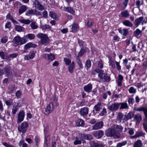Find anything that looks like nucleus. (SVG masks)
I'll return each mask as SVG.
<instances>
[{
    "label": "nucleus",
    "instance_id": "nucleus-1",
    "mask_svg": "<svg viewBox=\"0 0 147 147\" xmlns=\"http://www.w3.org/2000/svg\"><path fill=\"white\" fill-rule=\"evenodd\" d=\"M37 36L38 38L41 39L40 43L42 45H46L50 42V40L47 35L45 34L38 33Z\"/></svg>",
    "mask_w": 147,
    "mask_h": 147
},
{
    "label": "nucleus",
    "instance_id": "nucleus-2",
    "mask_svg": "<svg viewBox=\"0 0 147 147\" xmlns=\"http://www.w3.org/2000/svg\"><path fill=\"white\" fill-rule=\"evenodd\" d=\"M26 41L24 38H21L19 36H16L14 37L12 41V42L14 44V45H21L26 43Z\"/></svg>",
    "mask_w": 147,
    "mask_h": 147
},
{
    "label": "nucleus",
    "instance_id": "nucleus-3",
    "mask_svg": "<svg viewBox=\"0 0 147 147\" xmlns=\"http://www.w3.org/2000/svg\"><path fill=\"white\" fill-rule=\"evenodd\" d=\"M28 126V123L27 122L24 121L22 123L21 125L18 126V131L20 133L24 134L26 133Z\"/></svg>",
    "mask_w": 147,
    "mask_h": 147
},
{
    "label": "nucleus",
    "instance_id": "nucleus-4",
    "mask_svg": "<svg viewBox=\"0 0 147 147\" xmlns=\"http://www.w3.org/2000/svg\"><path fill=\"white\" fill-rule=\"evenodd\" d=\"M54 109V106L52 102H50L45 109L44 113L46 115H48L51 113Z\"/></svg>",
    "mask_w": 147,
    "mask_h": 147
},
{
    "label": "nucleus",
    "instance_id": "nucleus-5",
    "mask_svg": "<svg viewBox=\"0 0 147 147\" xmlns=\"http://www.w3.org/2000/svg\"><path fill=\"white\" fill-rule=\"evenodd\" d=\"M79 138L84 143V140H92L93 138L92 136L90 134H79Z\"/></svg>",
    "mask_w": 147,
    "mask_h": 147
},
{
    "label": "nucleus",
    "instance_id": "nucleus-6",
    "mask_svg": "<svg viewBox=\"0 0 147 147\" xmlns=\"http://www.w3.org/2000/svg\"><path fill=\"white\" fill-rule=\"evenodd\" d=\"M98 76L100 79L104 82H108L110 80V78L107 74L103 73H100L98 74Z\"/></svg>",
    "mask_w": 147,
    "mask_h": 147
},
{
    "label": "nucleus",
    "instance_id": "nucleus-7",
    "mask_svg": "<svg viewBox=\"0 0 147 147\" xmlns=\"http://www.w3.org/2000/svg\"><path fill=\"white\" fill-rule=\"evenodd\" d=\"M25 117V113L23 110H21L17 116L18 123H19L22 121Z\"/></svg>",
    "mask_w": 147,
    "mask_h": 147
},
{
    "label": "nucleus",
    "instance_id": "nucleus-8",
    "mask_svg": "<svg viewBox=\"0 0 147 147\" xmlns=\"http://www.w3.org/2000/svg\"><path fill=\"white\" fill-rule=\"evenodd\" d=\"M107 108L110 111H117L119 108V102H115L112 104L111 105L108 107Z\"/></svg>",
    "mask_w": 147,
    "mask_h": 147
},
{
    "label": "nucleus",
    "instance_id": "nucleus-9",
    "mask_svg": "<svg viewBox=\"0 0 147 147\" xmlns=\"http://www.w3.org/2000/svg\"><path fill=\"white\" fill-rule=\"evenodd\" d=\"M33 4L35 7L38 10H42L44 9V7L37 0H35L33 2Z\"/></svg>",
    "mask_w": 147,
    "mask_h": 147
},
{
    "label": "nucleus",
    "instance_id": "nucleus-10",
    "mask_svg": "<svg viewBox=\"0 0 147 147\" xmlns=\"http://www.w3.org/2000/svg\"><path fill=\"white\" fill-rule=\"evenodd\" d=\"M103 125V123L102 121L98 122L92 126V129L96 130L100 129L102 127Z\"/></svg>",
    "mask_w": 147,
    "mask_h": 147
},
{
    "label": "nucleus",
    "instance_id": "nucleus-11",
    "mask_svg": "<svg viewBox=\"0 0 147 147\" xmlns=\"http://www.w3.org/2000/svg\"><path fill=\"white\" fill-rule=\"evenodd\" d=\"M42 56L43 57L49 60L52 61L55 59V56L53 54H43Z\"/></svg>",
    "mask_w": 147,
    "mask_h": 147
},
{
    "label": "nucleus",
    "instance_id": "nucleus-12",
    "mask_svg": "<svg viewBox=\"0 0 147 147\" xmlns=\"http://www.w3.org/2000/svg\"><path fill=\"white\" fill-rule=\"evenodd\" d=\"M104 132L102 130H99L94 132L93 134V135L96 138L98 139L100 138L103 136Z\"/></svg>",
    "mask_w": 147,
    "mask_h": 147
},
{
    "label": "nucleus",
    "instance_id": "nucleus-13",
    "mask_svg": "<svg viewBox=\"0 0 147 147\" xmlns=\"http://www.w3.org/2000/svg\"><path fill=\"white\" fill-rule=\"evenodd\" d=\"M89 109L87 107H84L82 108L80 110V114L83 116L87 115Z\"/></svg>",
    "mask_w": 147,
    "mask_h": 147
},
{
    "label": "nucleus",
    "instance_id": "nucleus-14",
    "mask_svg": "<svg viewBox=\"0 0 147 147\" xmlns=\"http://www.w3.org/2000/svg\"><path fill=\"white\" fill-rule=\"evenodd\" d=\"M109 66H111V67L113 69L115 68L116 66L115 64V60L111 57H109Z\"/></svg>",
    "mask_w": 147,
    "mask_h": 147
},
{
    "label": "nucleus",
    "instance_id": "nucleus-15",
    "mask_svg": "<svg viewBox=\"0 0 147 147\" xmlns=\"http://www.w3.org/2000/svg\"><path fill=\"white\" fill-rule=\"evenodd\" d=\"M143 19V17H140L135 20V25L137 27H138L140 24H143L144 22Z\"/></svg>",
    "mask_w": 147,
    "mask_h": 147
},
{
    "label": "nucleus",
    "instance_id": "nucleus-16",
    "mask_svg": "<svg viewBox=\"0 0 147 147\" xmlns=\"http://www.w3.org/2000/svg\"><path fill=\"white\" fill-rule=\"evenodd\" d=\"M37 46L38 45H37L32 44L31 42H29L25 45L24 49L25 50H27L31 47L36 48Z\"/></svg>",
    "mask_w": 147,
    "mask_h": 147
},
{
    "label": "nucleus",
    "instance_id": "nucleus-17",
    "mask_svg": "<svg viewBox=\"0 0 147 147\" xmlns=\"http://www.w3.org/2000/svg\"><path fill=\"white\" fill-rule=\"evenodd\" d=\"M63 10L64 11L67 12L72 14L75 13V11L73 9L70 7H64Z\"/></svg>",
    "mask_w": 147,
    "mask_h": 147
},
{
    "label": "nucleus",
    "instance_id": "nucleus-18",
    "mask_svg": "<svg viewBox=\"0 0 147 147\" xmlns=\"http://www.w3.org/2000/svg\"><path fill=\"white\" fill-rule=\"evenodd\" d=\"M133 116V113L132 112L129 113L126 116H124L123 119V122H125L126 120L131 119Z\"/></svg>",
    "mask_w": 147,
    "mask_h": 147
},
{
    "label": "nucleus",
    "instance_id": "nucleus-19",
    "mask_svg": "<svg viewBox=\"0 0 147 147\" xmlns=\"http://www.w3.org/2000/svg\"><path fill=\"white\" fill-rule=\"evenodd\" d=\"M114 129L109 128L107 130L105 133V134L108 137H112L113 133L114 132Z\"/></svg>",
    "mask_w": 147,
    "mask_h": 147
},
{
    "label": "nucleus",
    "instance_id": "nucleus-20",
    "mask_svg": "<svg viewBox=\"0 0 147 147\" xmlns=\"http://www.w3.org/2000/svg\"><path fill=\"white\" fill-rule=\"evenodd\" d=\"M145 134V133L142 131H138L136 132L134 136H132L131 137L133 138H136L144 136Z\"/></svg>",
    "mask_w": 147,
    "mask_h": 147
},
{
    "label": "nucleus",
    "instance_id": "nucleus-21",
    "mask_svg": "<svg viewBox=\"0 0 147 147\" xmlns=\"http://www.w3.org/2000/svg\"><path fill=\"white\" fill-rule=\"evenodd\" d=\"M119 107L121 105L120 107V109H128L129 106L127 103L126 102H119Z\"/></svg>",
    "mask_w": 147,
    "mask_h": 147
},
{
    "label": "nucleus",
    "instance_id": "nucleus-22",
    "mask_svg": "<svg viewBox=\"0 0 147 147\" xmlns=\"http://www.w3.org/2000/svg\"><path fill=\"white\" fill-rule=\"evenodd\" d=\"M102 105L101 102H98L94 107V109L96 112L99 111L102 109Z\"/></svg>",
    "mask_w": 147,
    "mask_h": 147
},
{
    "label": "nucleus",
    "instance_id": "nucleus-23",
    "mask_svg": "<svg viewBox=\"0 0 147 147\" xmlns=\"http://www.w3.org/2000/svg\"><path fill=\"white\" fill-rule=\"evenodd\" d=\"M35 53L33 52H30L29 55L25 56V59L26 60L32 59L34 57Z\"/></svg>",
    "mask_w": 147,
    "mask_h": 147
},
{
    "label": "nucleus",
    "instance_id": "nucleus-24",
    "mask_svg": "<svg viewBox=\"0 0 147 147\" xmlns=\"http://www.w3.org/2000/svg\"><path fill=\"white\" fill-rule=\"evenodd\" d=\"M92 88V85L91 84H88L84 87V90L85 91L88 92H90Z\"/></svg>",
    "mask_w": 147,
    "mask_h": 147
},
{
    "label": "nucleus",
    "instance_id": "nucleus-25",
    "mask_svg": "<svg viewBox=\"0 0 147 147\" xmlns=\"http://www.w3.org/2000/svg\"><path fill=\"white\" fill-rule=\"evenodd\" d=\"M147 109V107H142L139 108H134V110L138 111L141 112L143 111L144 112V111H146Z\"/></svg>",
    "mask_w": 147,
    "mask_h": 147
},
{
    "label": "nucleus",
    "instance_id": "nucleus-26",
    "mask_svg": "<svg viewBox=\"0 0 147 147\" xmlns=\"http://www.w3.org/2000/svg\"><path fill=\"white\" fill-rule=\"evenodd\" d=\"M27 9L28 8L25 5L22 6L19 9L18 12L19 14L20 15L24 12L27 10Z\"/></svg>",
    "mask_w": 147,
    "mask_h": 147
},
{
    "label": "nucleus",
    "instance_id": "nucleus-27",
    "mask_svg": "<svg viewBox=\"0 0 147 147\" xmlns=\"http://www.w3.org/2000/svg\"><path fill=\"white\" fill-rule=\"evenodd\" d=\"M142 141L140 140H138L134 143L133 147H142Z\"/></svg>",
    "mask_w": 147,
    "mask_h": 147
},
{
    "label": "nucleus",
    "instance_id": "nucleus-28",
    "mask_svg": "<svg viewBox=\"0 0 147 147\" xmlns=\"http://www.w3.org/2000/svg\"><path fill=\"white\" fill-rule=\"evenodd\" d=\"M91 147H103L102 145L97 143L93 141H92L90 143Z\"/></svg>",
    "mask_w": 147,
    "mask_h": 147
},
{
    "label": "nucleus",
    "instance_id": "nucleus-29",
    "mask_svg": "<svg viewBox=\"0 0 147 147\" xmlns=\"http://www.w3.org/2000/svg\"><path fill=\"white\" fill-rule=\"evenodd\" d=\"M124 115L123 113L121 112H118L117 117V119L120 122H121V121L123 119Z\"/></svg>",
    "mask_w": 147,
    "mask_h": 147
},
{
    "label": "nucleus",
    "instance_id": "nucleus-30",
    "mask_svg": "<svg viewBox=\"0 0 147 147\" xmlns=\"http://www.w3.org/2000/svg\"><path fill=\"white\" fill-rule=\"evenodd\" d=\"M34 9H29L26 11V15L28 16H30L34 15Z\"/></svg>",
    "mask_w": 147,
    "mask_h": 147
},
{
    "label": "nucleus",
    "instance_id": "nucleus-31",
    "mask_svg": "<svg viewBox=\"0 0 147 147\" xmlns=\"http://www.w3.org/2000/svg\"><path fill=\"white\" fill-rule=\"evenodd\" d=\"M134 118L137 123H139L142 119V117L141 115L137 114L135 115Z\"/></svg>",
    "mask_w": 147,
    "mask_h": 147
},
{
    "label": "nucleus",
    "instance_id": "nucleus-32",
    "mask_svg": "<svg viewBox=\"0 0 147 147\" xmlns=\"http://www.w3.org/2000/svg\"><path fill=\"white\" fill-rule=\"evenodd\" d=\"M119 32L121 34H123L124 35H127L128 33V31L127 29H123L121 30V28H119L118 29Z\"/></svg>",
    "mask_w": 147,
    "mask_h": 147
},
{
    "label": "nucleus",
    "instance_id": "nucleus-33",
    "mask_svg": "<svg viewBox=\"0 0 147 147\" xmlns=\"http://www.w3.org/2000/svg\"><path fill=\"white\" fill-rule=\"evenodd\" d=\"M123 24L125 26L127 27H131L133 26V24L129 21L125 20L123 22Z\"/></svg>",
    "mask_w": 147,
    "mask_h": 147
},
{
    "label": "nucleus",
    "instance_id": "nucleus-34",
    "mask_svg": "<svg viewBox=\"0 0 147 147\" xmlns=\"http://www.w3.org/2000/svg\"><path fill=\"white\" fill-rule=\"evenodd\" d=\"M121 14L122 16V17L128 18L129 16V14L127 10L121 11Z\"/></svg>",
    "mask_w": 147,
    "mask_h": 147
},
{
    "label": "nucleus",
    "instance_id": "nucleus-35",
    "mask_svg": "<svg viewBox=\"0 0 147 147\" xmlns=\"http://www.w3.org/2000/svg\"><path fill=\"white\" fill-rule=\"evenodd\" d=\"M76 125L78 126H83L84 125V120L81 119L78 120L76 122Z\"/></svg>",
    "mask_w": 147,
    "mask_h": 147
},
{
    "label": "nucleus",
    "instance_id": "nucleus-36",
    "mask_svg": "<svg viewBox=\"0 0 147 147\" xmlns=\"http://www.w3.org/2000/svg\"><path fill=\"white\" fill-rule=\"evenodd\" d=\"M19 21L26 24H29L31 22L28 19H20L19 20Z\"/></svg>",
    "mask_w": 147,
    "mask_h": 147
},
{
    "label": "nucleus",
    "instance_id": "nucleus-37",
    "mask_svg": "<svg viewBox=\"0 0 147 147\" xmlns=\"http://www.w3.org/2000/svg\"><path fill=\"white\" fill-rule=\"evenodd\" d=\"M4 71L5 73L7 74V76H9L10 74H11L12 73V71L11 69L7 67H5L4 69Z\"/></svg>",
    "mask_w": 147,
    "mask_h": 147
},
{
    "label": "nucleus",
    "instance_id": "nucleus-38",
    "mask_svg": "<svg viewBox=\"0 0 147 147\" xmlns=\"http://www.w3.org/2000/svg\"><path fill=\"white\" fill-rule=\"evenodd\" d=\"M49 16L51 18L55 20L57 19H58V18L56 15V13L53 11H50L49 13Z\"/></svg>",
    "mask_w": 147,
    "mask_h": 147
},
{
    "label": "nucleus",
    "instance_id": "nucleus-39",
    "mask_svg": "<svg viewBox=\"0 0 147 147\" xmlns=\"http://www.w3.org/2000/svg\"><path fill=\"white\" fill-rule=\"evenodd\" d=\"M128 91L130 94H135L136 93V89L134 87L132 86L129 89Z\"/></svg>",
    "mask_w": 147,
    "mask_h": 147
},
{
    "label": "nucleus",
    "instance_id": "nucleus-40",
    "mask_svg": "<svg viewBox=\"0 0 147 147\" xmlns=\"http://www.w3.org/2000/svg\"><path fill=\"white\" fill-rule=\"evenodd\" d=\"M76 140L74 142V144L76 145L81 144L82 141L79 138V135L78 137H76Z\"/></svg>",
    "mask_w": 147,
    "mask_h": 147
},
{
    "label": "nucleus",
    "instance_id": "nucleus-41",
    "mask_svg": "<svg viewBox=\"0 0 147 147\" xmlns=\"http://www.w3.org/2000/svg\"><path fill=\"white\" fill-rule=\"evenodd\" d=\"M76 61L78 64L79 67L80 68H83V65L80 59L78 57V56H77Z\"/></svg>",
    "mask_w": 147,
    "mask_h": 147
},
{
    "label": "nucleus",
    "instance_id": "nucleus-42",
    "mask_svg": "<svg viewBox=\"0 0 147 147\" xmlns=\"http://www.w3.org/2000/svg\"><path fill=\"white\" fill-rule=\"evenodd\" d=\"M127 143V142L126 141H125L121 142L118 143L117 144L116 147H121L123 146L126 145Z\"/></svg>",
    "mask_w": 147,
    "mask_h": 147
},
{
    "label": "nucleus",
    "instance_id": "nucleus-43",
    "mask_svg": "<svg viewBox=\"0 0 147 147\" xmlns=\"http://www.w3.org/2000/svg\"><path fill=\"white\" fill-rule=\"evenodd\" d=\"M18 55V54L17 53L11 54L7 56V57L6 58V59H9L10 58H13L16 57Z\"/></svg>",
    "mask_w": 147,
    "mask_h": 147
},
{
    "label": "nucleus",
    "instance_id": "nucleus-44",
    "mask_svg": "<svg viewBox=\"0 0 147 147\" xmlns=\"http://www.w3.org/2000/svg\"><path fill=\"white\" fill-rule=\"evenodd\" d=\"M112 136L115 138H118L120 137V134L119 133L117 132L115 129L114 130V132L113 133V135Z\"/></svg>",
    "mask_w": 147,
    "mask_h": 147
},
{
    "label": "nucleus",
    "instance_id": "nucleus-45",
    "mask_svg": "<svg viewBox=\"0 0 147 147\" xmlns=\"http://www.w3.org/2000/svg\"><path fill=\"white\" fill-rule=\"evenodd\" d=\"M34 140L36 143L34 145L35 147H38V143L40 142V139L37 136H36L34 138Z\"/></svg>",
    "mask_w": 147,
    "mask_h": 147
},
{
    "label": "nucleus",
    "instance_id": "nucleus-46",
    "mask_svg": "<svg viewBox=\"0 0 147 147\" xmlns=\"http://www.w3.org/2000/svg\"><path fill=\"white\" fill-rule=\"evenodd\" d=\"M91 61L89 59L87 60L85 63V66L87 68H89L91 67Z\"/></svg>",
    "mask_w": 147,
    "mask_h": 147
},
{
    "label": "nucleus",
    "instance_id": "nucleus-47",
    "mask_svg": "<svg viewBox=\"0 0 147 147\" xmlns=\"http://www.w3.org/2000/svg\"><path fill=\"white\" fill-rule=\"evenodd\" d=\"M26 37L29 38L30 40H32L34 39L35 37V35L33 34H29L26 36Z\"/></svg>",
    "mask_w": 147,
    "mask_h": 147
},
{
    "label": "nucleus",
    "instance_id": "nucleus-48",
    "mask_svg": "<svg viewBox=\"0 0 147 147\" xmlns=\"http://www.w3.org/2000/svg\"><path fill=\"white\" fill-rule=\"evenodd\" d=\"M0 56L2 59H6V58L7 56L6 55V53L3 52H0Z\"/></svg>",
    "mask_w": 147,
    "mask_h": 147
},
{
    "label": "nucleus",
    "instance_id": "nucleus-49",
    "mask_svg": "<svg viewBox=\"0 0 147 147\" xmlns=\"http://www.w3.org/2000/svg\"><path fill=\"white\" fill-rule=\"evenodd\" d=\"M63 61L65 62V64L67 65H69L71 63V60L67 58H64Z\"/></svg>",
    "mask_w": 147,
    "mask_h": 147
},
{
    "label": "nucleus",
    "instance_id": "nucleus-50",
    "mask_svg": "<svg viewBox=\"0 0 147 147\" xmlns=\"http://www.w3.org/2000/svg\"><path fill=\"white\" fill-rule=\"evenodd\" d=\"M115 63L117 70L118 71H120L121 69V66L119 64L120 61L119 62L115 61Z\"/></svg>",
    "mask_w": 147,
    "mask_h": 147
},
{
    "label": "nucleus",
    "instance_id": "nucleus-51",
    "mask_svg": "<svg viewBox=\"0 0 147 147\" xmlns=\"http://www.w3.org/2000/svg\"><path fill=\"white\" fill-rule=\"evenodd\" d=\"M128 102L130 105H133L134 102V99L133 98H129Z\"/></svg>",
    "mask_w": 147,
    "mask_h": 147
},
{
    "label": "nucleus",
    "instance_id": "nucleus-52",
    "mask_svg": "<svg viewBox=\"0 0 147 147\" xmlns=\"http://www.w3.org/2000/svg\"><path fill=\"white\" fill-rule=\"evenodd\" d=\"M8 38L6 36H5L3 37L1 39V41L3 43H5L8 40Z\"/></svg>",
    "mask_w": 147,
    "mask_h": 147
},
{
    "label": "nucleus",
    "instance_id": "nucleus-53",
    "mask_svg": "<svg viewBox=\"0 0 147 147\" xmlns=\"http://www.w3.org/2000/svg\"><path fill=\"white\" fill-rule=\"evenodd\" d=\"M98 67L100 69L102 68L103 66V61L102 60H100L98 61Z\"/></svg>",
    "mask_w": 147,
    "mask_h": 147
},
{
    "label": "nucleus",
    "instance_id": "nucleus-54",
    "mask_svg": "<svg viewBox=\"0 0 147 147\" xmlns=\"http://www.w3.org/2000/svg\"><path fill=\"white\" fill-rule=\"evenodd\" d=\"M141 5V1L140 0H136V7L140 9V5Z\"/></svg>",
    "mask_w": 147,
    "mask_h": 147
},
{
    "label": "nucleus",
    "instance_id": "nucleus-55",
    "mask_svg": "<svg viewBox=\"0 0 147 147\" xmlns=\"http://www.w3.org/2000/svg\"><path fill=\"white\" fill-rule=\"evenodd\" d=\"M107 113L106 109L104 108L103 109L102 111L99 114V115L101 116H103L105 115Z\"/></svg>",
    "mask_w": 147,
    "mask_h": 147
},
{
    "label": "nucleus",
    "instance_id": "nucleus-56",
    "mask_svg": "<svg viewBox=\"0 0 147 147\" xmlns=\"http://www.w3.org/2000/svg\"><path fill=\"white\" fill-rule=\"evenodd\" d=\"M141 31L139 29H137L134 32V34L135 36H138L141 33Z\"/></svg>",
    "mask_w": 147,
    "mask_h": 147
},
{
    "label": "nucleus",
    "instance_id": "nucleus-57",
    "mask_svg": "<svg viewBox=\"0 0 147 147\" xmlns=\"http://www.w3.org/2000/svg\"><path fill=\"white\" fill-rule=\"evenodd\" d=\"M75 66L70 65L69 67V71L70 73H72L73 72L74 70V69Z\"/></svg>",
    "mask_w": 147,
    "mask_h": 147
},
{
    "label": "nucleus",
    "instance_id": "nucleus-58",
    "mask_svg": "<svg viewBox=\"0 0 147 147\" xmlns=\"http://www.w3.org/2000/svg\"><path fill=\"white\" fill-rule=\"evenodd\" d=\"M5 103L7 106H10L12 105L13 103V100L10 99L8 100H6L5 102Z\"/></svg>",
    "mask_w": 147,
    "mask_h": 147
},
{
    "label": "nucleus",
    "instance_id": "nucleus-59",
    "mask_svg": "<svg viewBox=\"0 0 147 147\" xmlns=\"http://www.w3.org/2000/svg\"><path fill=\"white\" fill-rule=\"evenodd\" d=\"M128 133L130 135H133L134 134V129L132 128H129Z\"/></svg>",
    "mask_w": 147,
    "mask_h": 147
},
{
    "label": "nucleus",
    "instance_id": "nucleus-60",
    "mask_svg": "<svg viewBox=\"0 0 147 147\" xmlns=\"http://www.w3.org/2000/svg\"><path fill=\"white\" fill-rule=\"evenodd\" d=\"M31 28H38V26L36 24V22H32L30 24Z\"/></svg>",
    "mask_w": 147,
    "mask_h": 147
},
{
    "label": "nucleus",
    "instance_id": "nucleus-61",
    "mask_svg": "<svg viewBox=\"0 0 147 147\" xmlns=\"http://www.w3.org/2000/svg\"><path fill=\"white\" fill-rule=\"evenodd\" d=\"M6 18L7 19L10 20L11 21L13 19V17L9 13L7 15Z\"/></svg>",
    "mask_w": 147,
    "mask_h": 147
},
{
    "label": "nucleus",
    "instance_id": "nucleus-62",
    "mask_svg": "<svg viewBox=\"0 0 147 147\" xmlns=\"http://www.w3.org/2000/svg\"><path fill=\"white\" fill-rule=\"evenodd\" d=\"M21 95V93L20 90H18L16 93V96L18 98H20Z\"/></svg>",
    "mask_w": 147,
    "mask_h": 147
},
{
    "label": "nucleus",
    "instance_id": "nucleus-63",
    "mask_svg": "<svg viewBox=\"0 0 147 147\" xmlns=\"http://www.w3.org/2000/svg\"><path fill=\"white\" fill-rule=\"evenodd\" d=\"M2 144L6 147H14L11 144H8L5 142H3Z\"/></svg>",
    "mask_w": 147,
    "mask_h": 147
},
{
    "label": "nucleus",
    "instance_id": "nucleus-64",
    "mask_svg": "<svg viewBox=\"0 0 147 147\" xmlns=\"http://www.w3.org/2000/svg\"><path fill=\"white\" fill-rule=\"evenodd\" d=\"M143 125L145 130L147 132V122H145L143 123Z\"/></svg>",
    "mask_w": 147,
    "mask_h": 147
}]
</instances>
